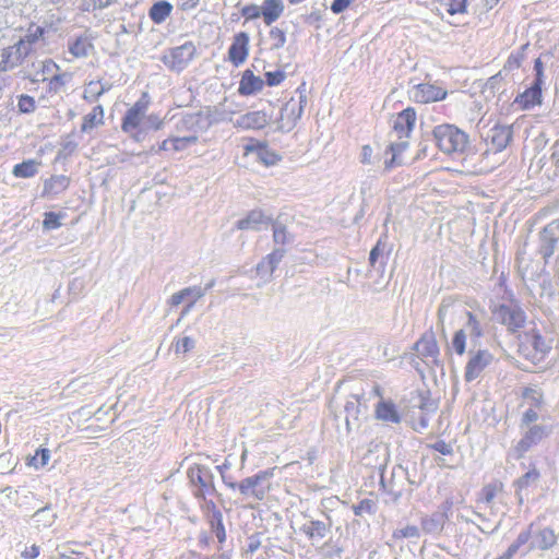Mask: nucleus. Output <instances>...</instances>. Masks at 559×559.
Returning <instances> with one entry per match:
<instances>
[{"instance_id":"6ab92c4d","label":"nucleus","mask_w":559,"mask_h":559,"mask_svg":"<svg viewBox=\"0 0 559 559\" xmlns=\"http://www.w3.org/2000/svg\"><path fill=\"white\" fill-rule=\"evenodd\" d=\"M558 542V534L549 526H536L533 523V540H531L528 550H549Z\"/></svg>"},{"instance_id":"58836bf2","label":"nucleus","mask_w":559,"mask_h":559,"mask_svg":"<svg viewBox=\"0 0 559 559\" xmlns=\"http://www.w3.org/2000/svg\"><path fill=\"white\" fill-rule=\"evenodd\" d=\"M189 475L193 483H198L201 487L212 486L213 475L210 468L203 465H197L189 471Z\"/></svg>"},{"instance_id":"ea45409f","label":"nucleus","mask_w":559,"mask_h":559,"mask_svg":"<svg viewBox=\"0 0 559 559\" xmlns=\"http://www.w3.org/2000/svg\"><path fill=\"white\" fill-rule=\"evenodd\" d=\"M173 5L167 1H158L150 9V17L156 24L163 23L171 13Z\"/></svg>"},{"instance_id":"3c124183","label":"nucleus","mask_w":559,"mask_h":559,"mask_svg":"<svg viewBox=\"0 0 559 559\" xmlns=\"http://www.w3.org/2000/svg\"><path fill=\"white\" fill-rule=\"evenodd\" d=\"M273 238L276 243L285 245L290 241V235L282 224L273 225Z\"/></svg>"},{"instance_id":"09e8293b","label":"nucleus","mask_w":559,"mask_h":559,"mask_svg":"<svg viewBox=\"0 0 559 559\" xmlns=\"http://www.w3.org/2000/svg\"><path fill=\"white\" fill-rule=\"evenodd\" d=\"M530 540H533V523H531L528 525V527L521 532L518 536V538L515 539V542L513 544H511L509 546V548L511 549V551H513L514 554H516V551L519 550V548L525 544H527Z\"/></svg>"},{"instance_id":"7ed1b4c3","label":"nucleus","mask_w":559,"mask_h":559,"mask_svg":"<svg viewBox=\"0 0 559 559\" xmlns=\"http://www.w3.org/2000/svg\"><path fill=\"white\" fill-rule=\"evenodd\" d=\"M512 139V129L510 126H495L486 136L487 150L483 154L481 162L486 163L487 169H493L497 165L504 162L500 153L508 146Z\"/></svg>"},{"instance_id":"e433bc0d","label":"nucleus","mask_w":559,"mask_h":559,"mask_svg":"<svg viewBox=\"0 0 559 559\" xmlns=\"http://www.w3.org/2000/svg\"><path fill=\"white\" fill-rule=\"evenodd\" d=\"M40 164V162L35 159L24 160L13 167L12 174L16 178H32L38 173Z\"/></svg>"},{"instance_id":"393cba45","label":"nucleus","mask_w":559,"mask_h":559,"mask_svg":"<svg viewBox=\"0 0 559 559\" xmlns=\"http://www.w3.org/2000/svg\"><path fill=\"white\" fill-rule=\"evenodd\" d=\"M269 118L263 111H250L245 115L239 116L236 120L233 121L236 128H240L243 130L249 129H261L266 126Z\"/></svg>"},{"instance_id":"6e6552de","label":"nucleus","mask_w":559,"mask_h":559,"mask_svg":"<svg viewBox=\"0 0 559 559\" xmlns=\"http://www.w3.org/2000/svg\"><path fill=\"white\" fill-rule=\"evenodd\" d=\"M306 103V96L302 95L297 99L290 98L282 107L280 117L276 119L277 129L283 132L293 130L302 115Z\"/></svg>"},{"instance_id":"f3484780","label":"nucleus","mask_w":559,"mask_h":559,"mask_svg":"<svg viewBox=\"0 0 559 559\" xmlns=\"http://www.w3.org/2000/svg\"><path fill=\"white\" fill-rule=\"evenodd\" d=\"M539 239V253L547 260L555 253L559 240V218L554 219L543 228Z\"/></svg>"},{"instance_id":"b1692460","label":"nucleus","mask_w":559,"mask_h":559,"mask_svg":"<svg viewBox=\"0 0 559 559\" xmlns=\"http://www.w3.org/2000/svg\"><path fill=\"white\" fill-rule=\"evenodd\" d=\"M245 154H253L255 158L265 166H273L281 160V155L261 143L248 144L245 146Z\"/></svg>"},{"instance_id":"423d86ee","label":"nucleus","mask_w":559,"mask_h":559,"mask_svg":"<svg viewBox=\"0 0 559 559\" xmlns=\"http://www.w3.org/2000/svg\"><path fill=\"white\" fill-rule=\"evenodd\" d=\"M433 136L438 147L445 154L463 153L468 144V135L452 124L436 127Z\"/></svg>"},{"instance_id":"9d476101","label":"nucleus","mask_w":559,"mask_h":559,"mask_svg":"<svg viewBox=\"0 0 559 559\" xmlns=\"http://www.w3.org/2000/svg\"><path fill=\"white\" fill-rule=\"evenodd\" d=\"M368 406L364 394H350L345 403V423L347 432L358 428L360 419L366 416Z\"/></svg>"},{"instance_id":"f03ea898","label":"nucleus","mask_w":559,"mask_h":559,"mask_svg":"<svg viewBox=\"0 0 559 559\" xmlns=\"http://www.w3.org/2000/svg\"><path fill=\"white\" fill-rule=\"evenodd\" d=\"M484 313L483 311H471L468 316L459 325L452 341L451 348L459 355L463 356L466 352L467 337L474 346L484 334Z\"/></svg>"},{"instance_id":"2f4dec72","label":"nucleus","mask_w":559,"mask_h":559,"mask_svg":"<svg viewBox=\"0 0 559 559\" xmlns=\"http://www.w3.org/2000/svg\"><path fill=\"white\" fill-rule=\"evenodd\" d=\"M33 523L37 530H45L53 525L57 514L49 506L37 510L32 516Z\"/></svg>"},{"instance_id":"8fccbe9b","label":"nucleus","mask_w":559,"mask_h":559,"mask_svg":"<svg viewBox=\"0 0 559 559\" xmlns=\"http://www.w3.org/2000/svg\"><path fill=\"white\" fill-rule=\"evenodd\" d=\"M41 73L38 80L48 81L49 79L59 71V66L52 60H44L40 62Z\"/></svg>"},{"instance_id":"052dcab7","label":"nucleus","mask_w":559,"mask_h":559,"mask_svg":"<svg viewBox=\"0 0 559 559\" xmlns=\"http://www.w3.org/2000/svg\"><path fill=\"white\" fill-rule=\"evenodd\" d=\"M538 411L536 408H527L522 416L521 426H530L538 419Z\"/></svg>"},{"instance_id":"79ce46f5","label":"nucleus","mask_w":559,"mask_h":559,"mask_svg":"<svg viewBox=\"0 0 559 559\" xmlns=\"http://www.w3.org/2000/svg\"><path fill=\"white\" fill-rule=\"evenodd\" d=\"M92 48L93 45L86 36H80L73 43L69 44V51L75 58L87 57Z\"/></svg>"},{"instance_id":"aec40b11","label":"nucleus","mask_w":559,"mask_h":559,"mask_svg":"<svg viewBox=\"0 0 559 559\" xmlns=\"http://www.w3.org/2000/svg\"><path fill=\"white\" fill-rule=\"evenodd\" d=\"M497 314L502 324L507 325L511 332H516L524 326L525 313L519 307L500 306Z\"/></svg>"},{"instance_id":"a19ab883","label":"nucleus","mask_w":559,"mask_h":559,"mask_svg":"<svg viewBox=\"0 0 559 559\" xmlns=\"http://www.w3.org/2000/svg\"><path fill=\"white\" fill-rule=\"evenodd\" d=\"M50 450L47 448L38 449L34 455L26 457V465L38 471L44 468L50 461Z\"/></svg>"},{"instance_id":"5701e85b","label":"nucleus","mask_w":559,"mask_h":559,"mask_svg":"<svg viewBox=\"0 0 559 559\" xmlns=\"http://www.w3.org/2000/svg\"><path fill=\"white\" fill-rule=\"evenodd\" d=\"M283 257L284 250L275 249L265 258H263V260L257 265V274L261 277L263 283H266L271 280L274 270L277 267Z\"/></svg>"},{"instance_id":"9b49d317","label":"nucleus","mask_w":559,"mask_h":559,"mask_svg":"<svg viewBox=\"0 0 559 559\" xmlns=\"http://www.w3.org/2000/svg\"><path fill=\"white\" fill-rule=\"evenodd\" d=\"M194 55V45L192 43H185L165 55L163 61L170 70L180 72L191 62Z\"/></svg>"},{"instance_id":"49530a36","label":"nucleus","mask_w":559,"mask_h":559,"mask_svg":"<svg viewBox=\"0 0 559 559\" xmlns=\"http://www.w3.org/2000/svg\"><path fill=\"white\" fill-rule=\"evenodd\" d=\"M195 341L190 336H181L175 340L174 350L177 355L187 354L194 348Z\"/></svg>"},{"instance_id":"f257e3e1","label":"nucleus","mask_w":559,"mask_h":559,"mask_svg":"<svg viewBox=\"0 0 559 559\" xmlns=\"http://www.w3.org/2000/svg\"><path fill=\"white\" fill-rule=\"evenodd\" d=\"M416 121V112L413 108H406L400 112L393 120V132L392 135L396 136L399 141L390 144L391 158L384 160V167L386 170H391L396 165H400L402 160L400 155L407 148L408 139L414 124Z\"/></svg>"},{"instance_id":"2eb2a0df","label":"nucleus","mask_w":559,"mask_h":559,"mask_svg":"<svg viewBox=\"0 0 559 559\" xmlns=\"http://www.w3.org/2000/svg\"><path fill=\"white\" fill-rule=\"evenodd\" d=\"M28 53L29 48L26 41H17L4 48L1 51L0 71H10L20 66Z\"/></svg>"},{"instance_id":"680f3d73","label":"nucleus","mask_w":559,"mask_h":559,"mask_svg":"<svg viewBox=\"0 0 559 559\" xmlns=\"http://www.w3.org/2000/svg\"><path fill=\"white\" fill-rule=\"evenodd\" d=\"M265 78L267 85L276 86L284 81L285 73L283 71L266 72Z\"/></svg>"},{"instance_id":"603ef678","label":"nucleus","mask_w":559,"mask_h":559,"mask_svg":"<svg viewBox=\"0 0 559 559\" xmlns=\"http://www.w3.org/2000/svg\"><path fill=\"white\" fill-rule=\"evenodd\" d=\"M419 537V530L415 525H406L403 528H399L393 532V538L403 539V538H417Z\"/></svg>"},{"instance_id":"cd10ccee","label":"nucleus","mask_w":559,"mask_h":559,"mask_svg":"<svg viewBox=\"0 0 559 559\" xmlns=\"http://www.w3.org/2000/svg\"><path fill=\"white\" fill-rule=\"evenodd\" d=\"M284 2L282 0H264L261 5V13L266 25H271L278 20L284 12Z\"/></svg>"},{"instance_id":"39448f33","label":"nucleus","mask_w":559,"mask_h":559,"mask_svg":"<svg viewBox=\"0 0 559 559\" xmlns=\"http://www.w3.org/2000/svg\"><path fill=\"white\" fill-rule=\"evenodd\" d=\"M273 477V469L261 471L249 476L239 483H226L231 489H238L247 500L261 501L270 491V479Z\"/></svg>"},{"instance_id":"f8f14e48","label":"nucleus","mask_w":559,"mask_h":559,"mask_svg":"<svg viewBox=\"0 0 559 559\" xmlns=\"http://www.w3.org/2000/svg\"><path fill=\"white\" fill-rule=\"evenodd\" d=\"M148 104L147 94L144 93L142 97L130 109H128L121 124V129L124 132H135L141 123L144 124Z\"/></svg>"},{"instance_id":"5fc2aeb1","label":"nucleus","mask_w":559,"mask_h":559,"mask_svg":"<svg viewBox=\"0 0 559 559\" xmlns=\"http://www.w3.org/2000/svg\"><path fill=\"white\" fill-rule=\"evenodd\" d=\"M356 515L371 514L376 511V503L370 499L361 500L358 504L353 506Z\"/></svg>"},{"instance_id":"dca6fc26","label":"nucleus","mask_w":559,"mask_h":559,"mask_svg":"<svg viewBox=\"0 0 559 559\" xmlns=\"http://www.w3.org/2000/svg\"><path fill=\"white\" fill-rule=\"evenodd\" d=\"M445 95L447 92L443 88L429 83L416 84L408 90L409 98L420 104L441 100Z\"/></svg>"},{"instance_id":"864d4df0","label":"nucleus","mask_w":559,"mask_h":559,"mask_svg":"<svg viewBox=\"0 0 559 559\" xmlns=\"http://www.w3.org/2000/svg\"><path fill=\"white\" fill-rule=\"evenodd\" d=\"M63 215L57 214L55 212H47L45 213L43 226L45 229H57L61 226L60 219Z\"/></svg>"},{"instance_id":"bf43d9fd","label":"nucleus","mask_w":559,"mask_h":559,"mask_svg":"<svg viewBox=\"0 0 559 559\" xmlns=\"http://www.w3.org/2000/svg\"><path fill=\"white\" fill-rule=\"evenodd\" d=\"M241 14L248 20H253L262 16L261 7L255 4L246 5L241 10Z\"/></svg>"},{"instance_id":"4d7b16f0","label":"nucleus","mask_w":559,"mask_h":559,"mask_svg":"<svg viewBox=\"0 0 559 559\" xmlns=\"http://www.w3.org/2000/svg\"><path fill=\"white\" fill-rule=\"evenodd\" d=\"M17 106L22 112H32L35 110V99L28 95H21Z\"/></svg>"},{"instance_id":"774afa93","label":"nucleus","mask_w":559,"mask_h":559,"mask_svg":"<svg viewBox=\"0 0 559 559\" xmlns=\"http://www.w3.org/2000/svg\"><path fill=\"white\" fill-rule=\"evenodd\" d=\"M372 148L369 145H364L360 153V162L362 164H370L372 157Z\"/></svg>"},{"instance_id":"a878e982","label":"nucleus","mask_w":559,"mask_h":559,"mask_svg":"<svg viewBox=\"0 0 559 559\" xmlns=\"http://www.w3.org/2000/svg\"><path fill=\"white\" fill-rule=\"evenodd\" d=\"M271 223V217L266 216L260 210L251 211L245 218L237 222V228L241 230L253 229L260 230Z\"/></svg>"},{"instance_id":"f704fd0d","label":"nucleus","mask_w":559,"mask_h":559,"mask_svg":"<svg viewBox=\"0 0 559 559\" xmlns=\"http://www.w3.org/2000/svg\"><path fill=\"white\" fill-rule=\"evenodd\" d=\"M69 179L66 176H52L50 179L45 181L43 195L55 197L68 188Z\"/></svg>"},{"instance_id":"7c9ffc66","label":"nucleus","mask_w":559,"mask_h":559,"mask_svg":"<svg viewBox=\"0 0 559 559\" xmlns=\"http://www.w3.org/2000/svg\"><path fill=\"white\" fill-rule=\"evenodd\" d=\"M376 416L379 420L391 424H399L401 420V416L395 405L390 401H380L378 403Z\"/></svg>"},{"instance_id":"4be33fe9","label":"nucleus","mask_w":559,"mask_h":559,"mask_svg":"<svg viewBox=\"0 0 559 559\" xmlns=\"http://www.w3.org/2000/svg\"><path fill=\"white\" fill-rule=\"evenodd\" d=\"M249 55V35L238 33L228 50L229 60L236 66L243 63Z\"/></svg>"},{"instance_id":"338daca9","label":"nucleus","mask_w":559,"mask_h":559,"mask_svg":"<svg viewBox=\"0 0 559 559\" xmlns=\"http://www.w3.org/2000/svg\"><path fill=\"white\" fill-rule=\"evenodd\" d=\"M209 522H210L212 530L217 527L218 523H223V515H222L221 511H218L214 508L213 512L209 516Z\"/></svg>"},{"instance_id":"ddd939ff","label":"nucleus","mask_w":559,"mask_h":559,"mask_svg":"<svg viewBox=\"0 0 559 559\" xmlns=\"http://www.w3.org/2000/svg\"><path fill=\"white\" fill-rule=\"evenodd\" d=\"M452 502H443L439 509L428 515L421 518V531L426 534L438 536L441 534L445 522L449 519V511L451 510Z\"/></svg>"},{"instance_id":"1a4fd4ad","label":"nucleus","mask_w":559,"mask_h":559,"mask_svg":"<svg viewBox=\"0 0 559 559\" xmlns=\"http://www.w3.org/2000/svg\"><path fill=\"white\" fill-rule=\"evenodd\" d=\"M198 116L188 115L185 116L178 123L177 130L178 132L188 131L189 134L173 136V151L179 152L188 148L192 144L198 142V130L195 129L198 124Z\"/></svg>"},{"instance_id":"412c9836","label":"nucleus","mask_w":559,"mask_h":559,"mask_svg":"<svg viewBox=\"0 0 559 559\" xmlns=\"http://www.w3.org/2000/svg\"><path fill=\"white\" fill-rule=\"evenodd\" d=\"M548 435H549V430L546 426H542V425L531 426L525 431L522 439L519 441V443L515 448L516 452L519 453L520 456H522L526 451L530 450L531 447L540 442Z\"/></svg>"},{"instance_id":"a211bd4d","label":"nucleus","mask_w":559,"mask_h":559,"mask_svg":"<svg viewBox=\"0 0 559 559\" xmlns=\"http://www.w3.org/2000/svg\"><path fill=\"white\" fill-rule=\"evenodd\" d=\"M414 349L417 356L427 365L438 362L439 346L432 333L424 334L420 340L415 343Z\"/></svg>"},{"instance_id":"c03bdc74","label":"nucleus","mask_w":559,"mask_h":559,"mask_svg":"<svg viewBox=\"0 0 559 559\" xmlns=\"http://www.w3.org/2000/svg\"><path fill=\"white\" fill-rule=\"evenodd\" d=\"M270 48L272 50H278L284 47L286 43V33L280 27H272L269 32Z\"/></svg>"},{"instance_id":"473e14b6","label":"nucleus","mask_w":559,"mask_h":559,"mask_svg":"<svg viewBox=\"0 0 559 559\" xmlns=\"http://www.w3.org/2000/svg\"><path fill=\"white\" fill-rule=\"evenodd\" d=\"M300 532L313 542H318L326 536L329 525L321 521H310L300 527Z\"/></svg>"},{"instance_id":"4c0bfd02","label":"nucleus","mask_w":559,"mask_h":559,"mask_svg":"<svg viewBox=\"0 0 559 559\" xmlns=\"http://www.w3.org/2000/svg\"><path fill=\"white\" fill-rule=\"evenodd\" d=\"M103 123H104V108L100 105H98V106L94 107L90 114L84 116L81 130L83 132H88Z\"/></svg>"},{"instance_id":"bb28decb","label":"nucleus","mask_w":559,"mask_h":559,"mask_svg":"<svg viewBox=\"0 0 559 559\" xmlns=\"http://www.w3.org/2000/svg\"><path fill=\"white\" fill-rule=\"evenodd\" d=\"M501 492V485L498 484H489L486 485L480 492V497L478 500L479 509H489L491 514H496L498 510L495 508V499Z\"/></svg>"},{"instance_id":"c9c22d12","label":"nucleus","mask_w":559,"mask_h":559,"mask_svg":"<svg viewBox=\"0 0 559 559\" xmlns=\"http://www.w3.org/2000/svg\"><path fill=\"white\" fill-rule=\"evenodd\" d=\"M523 405L530 408L542 409L544 405V393L537 386L526 388L522 393Z\"/></svg>"},{"instance_id":"13d9d810","label":"nucleus","mask_w":559,"mask_h":559,"mask_svg":"<svg viewBox=\"0 0 559 559\" xmlns=\"http://www.w3.org/2000/svg\"><path fill=\"white\" fill-rule=\"evenodd\" d=\"M164 127V120L160 119L157 115H148L145 116L144 120V130L153 129V130H159Z\"/></svg>"},{"instance_id":"20e7f679","label":"nucleus","mask_w":559,"mask_h":559,"mask_svg":"<svg viewBox=\"0 0 559 559\" xmlns=\"http://www.w3.org/2000/svg\"><path fill=\"white\" fill-rule=\"evenodd\" d=\"M471 311V307L460 298H443L438 309V328L441 335L447 338V325H460Z\"/></svg>"},{"instance_id":"6e6d98bb","label":"nucleus","mask_w":559,"mask_h":559,"mask_svg":"<svg viewBox=\"0 0 559 559\" xmlns=\"http://www.w3.org/2000/svg\"><path fill=\"white\" fill-rule=\"evenodd\" d=\"M445 11L451 15L465 12L466 0H444Z\"/></svg>"},{"instance_id":"c756f323","label":"nucleus","mask_w":559,"mask_h":559,"mask_svg":"<svg viewBox=\"0 0 559 559\" xmlns=\"http://www.w3.org/2000/svg\"><path fill=\"white\" fill-rule=\"evenodd\" d=\"M204 294H205V289H203L200 286L187 287V288H183V289L173 294L168 302L171 307H177L185 300H188V301H190L191 299L198 300L201 297H203Z\"/></svg>"},{"instance_id":"4468645a","label":"nucleus","mask_w":559,"mask_h":559,"mask_svg":"<svg viewBox=\"0 0 559 559\" xmlns=\"http://www.w3.org/2000/svg\"><path fill=\"white\" fill-rule=\"evenodd\" d=\"M493 356L487 349H478L471 354V357L465 366L464 378L467 382L477 379L483 371L492 362Z\"/></svg>"},{"instance_id":"e2e57ef3","label":"nucleus","mask_w":559,"mask_h":559,"mask_svg":"<svg viewBox=\"0 0 559 559\" xmlns=\"http://www.w3.org/2000/svg\"><path fill=\"white\" fill-rule=\"evenodd\" d=\"M43 35V28L37 26L34 32H31L25 35L24 38L19 41H26L28 44L29 50L32 49V45Z\"/></svg>"},{"instance_id":"a18cd8bd","label":"nucleus","mask_w":559,"mask_h":559,"mask_svg":"<svg viewBox=\"0 0 559 559\" xmlns=\"http://www.w3.org/2000/svg\"><path fill=\"white\" fill-rule=\"evenodd\" d=\"M72 79V74L69 73V72H63V73H56L53 74L50 79H49V82H48V86H49V90L55 92V93H58L61 91V88L70 82V80Z\"/></svg>"},{"instance_id":"72a5a7b5","label":"nucleus","mask_w":559,"mask_h":559,"mask_svg":"<svg viewBox=\"0 0 559 559\" xmlns=\"http://www.w3.org/2000/svg\"><path fill=\"white\" fill-rule=\"evenodd\" d=\"M542 100V88L540 83L535 82V84L527 88L524 93H522L515 102L519 103L523 108H530L537 104H540Z\"/></svg>"},{"instance_id":"69168bd1","label":"nucleus","mask_w":559,"mask_h":559,"mask_svg":"<svg viewBox=\"0 0 559 559\" xmlns=\"http://www.w3.org/2000/svg\"><path fill=\"white\" fill-rule=\"evenodd\" d=\"M39 556V547L32 545L22 551V557L25 559H35Z\"/></svg>"},{"instance_id":"de8ad7c7","label":"nucleus","mask_w":559,"mask_h":559,"mask_svg":"<svg viewBox=\"0 0 559 559\" xmlns=\"http://www.w3.org/2000/svg\"><path fill=\"white\" fill-rule=\"evenodd\" d=\"M107 88L100 84V82H90L84 92V98L90 102H95L100 97Z\"/></svg>"},{"instance_id":"c85d7f7f","label":"nucleus","mask_w":559,"mask_h":559,"mask_svg":"<svg viewBox=\"0 0 559 559\" xmlns=\"http://www.w3.org/2000/svg\"><path fill=\"white\" fill-rule=\"evenodd\" d=\"M264 82L260 76H255L252 71L246 70L242 74L239 85V93L251 95L263 88Z\"/></svg>"},{"instance_id":"37998d69","label":"nucleus","mask_w":559,"mask_h":559,"mask_svg":"<svg viewBox=\"0 0 559 559\" xmlns=\"http://www.w3.org/2000/svg\"><path fill=\"white\" fill-rule=\"evenodd\" d=\"M539 478V473L533 468L531 471H528L527 473H525L521 478H519L516 481H515V486H516V495L519 497V501L522 502L523 498L521 496V491L528 487L530 485L532 484H535Z\"/></svg>"},{"instance_id":"0e129e2a","label":"nucleus","mask_w":559,"mask_h":559,"mask_svg":"<svg viewBox=\"0 0 559 559\" xmlns=\"http://www.w3.org/2000/svg\"><path fill=\"white\" fill-rule=\"evenodd\" d=\"M352 3V0H334L331 4V11L335 14L344 12Z\"/></svg>"},{"instance_id":"0eeeda50","label":"nucleus","mask_w":559,"mask_h":559,"mask_svg":"<svg viewBox=\"0 0 559 559\" xmlns=\"http://www.w3.org/2000/svg\"><path fill=\"white\" fill-rule=\"evenodd\" d=\"M550 349L551 342L534 328L524 333L520 343L521 355L534 365L543 362Z\"/></svg>"}]
</instances>
